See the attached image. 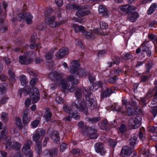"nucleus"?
Here are the masks:
<instances>
[{"label":"nucleus","instance_id":"nucleus-1","mask_svg":"<svg viewBox=\"0 0 157 157\" xmlns=\"http://www.w3.org/2000/svg\"><path fill=\"white\" fill-rule=\"evenodd\" d=\"M102 84V83L100 81H98L96 83H94L92 85L90 89H89L88 90H85V92H83V94L86 95V100L90 104V108L92 110L94 109L97 108V102L94 97L91 98L90 97H89L90 95L89 91L92 90L93 91H95L98 89L99 87H101Z\"/></svg>","mask_w":157,"mask_h":157},{"label":"nucleus","instance_id":"nucleus-2","mask_svg":"<svg viewBox=\"0 0 157 157\" xmlns=\"http://www.w3.org/2000/svg\"><path fill=\"white\" fill-rule=\"evenodd\" d=\"M68 81L71 82L75 86L77 85L79 81L77 78H75L73 75H68L66 80L65 79L61 80L60 82V84L61 86L62 90L65 92L67 91L71 92L73 91L75 88V86L72 85L71 86H68Z\"/></svg>","mask_w":157,"mask_h":157},{"label":"nucleus","instance_id":"nucleus-3","mask_svg":"<svg viewBox=\"0 0 157 157\" xmlns=\"http://www.w3.org/2000/svg\"><path fill=\"white\" fill-rule=\"evenodd\" d=\"M136 102L132 103V104H130V106L125 108V110L118 105H116L115 110L118 112H121V113L125 115L127 114L129 116H133L137 113L138 109L136 107Z\"/></svg>","mask_w":157,"mask_h":157},{"label":"nucleus","instance_id":"nucleus-4","mask_svg":"<svg viewBox=\"0 0 157 157\" xmlns=\"http://www.w3.org/2000/svg\"><path fill=\"white\" fill-rule=\"evenodd\" d=\"M45 134V131L44 130H40L39 129L35 132L33 135V140L36 142V152L39 153L41 152L42 148L41 147V136H43Z\"/></svg>","mask_w":157,"mask_h":157},{"label":"nucleus","instance_id":"nucleus-5","mask_svg":"<svg viewBox=\"0 0 157 157\" xmlns=\"http://www.w3.org/2000/svg\"><path fill=\"white\" fill-rule=\"evenodd\" d=\"M71 65L70 66V72L73 74L76 73L77 75H79L81 77H85L86 75L87 72L83 71V70H81L80 73L78 72V71L79 69V67L80 64L79 62L77 60H73L71 63Z\"/></svg>","mask_w":157,"mask_h":157},{"label":"nucleus","instance_id":"nucleus-6","mask_svg":"<svg viewBox=\"0 0 157 157\" xmlns=\"http://www.w3.org/2000/svg\"><path fill=\"white\" fill-rule=\"evenodd\" d=\"M72 105L84 113L86 114H87L88 108L86 104V102L84 101L76 99L73 101Z\"/></svg>","mask_w":157,"mask_h":157},{"label":"nucleus","instance_id":"nucleus-7","mask_svg":"<svg viewBox=\"0 0 157 157\" xmlns=\"http://www.w3.org/2000/svg\"><path fill=\"white\" fill-rule=\"evenodd\" d=\"M66 7L67 9L70 10L71 9L76 8L78 10L76 12V15L78 17H81L83 16L88 15L90 13V12L89 10H87L84 7L80 8L79 7L76 6L75 5L67 4Z\"/></svg>","mask_w":157,"mask_h":157},{"label":"nucleus","instance_id":"nucleus-8","mask_svg":"<svg viewBox=\"0 0 157 157\" xmlns=\"http://www.w3.org/2000/svg\"><path fill=\"white\" fill-rule=\"evenodd\" d=\"M74 108L73 106L71 107L65 104L64 105L63 107V109L66 112L68 113L75 120H78L80 118V116L77 114V112L74 110Z\"/></svg>","mask_w":157,"mask_h":157},{"label":"nucleus","instance_id":"nucleus-9","mask_svg":"<svg viewBox=\"0 0 157 157\" xmlns=\"http://www.w3.org/2000/svg\"><path fill=\"white\" fill-rule=\"evenodd\" d=\"M32 142L30 140H28L23 145L22 149V152L25 155L29 156V157H33V152L30 150V145Z\"/></svg>","mask_w":157,"mask_h":157},{"label":"nucleus","instance_id":"nucleus-10","mask_svg":"<svg viewBox=\"0 0 157 157\" xmlns=\"http://www.w3.org/2000/svg\"><path fill=\"white\" fill-rule=\"evenodd\" d=\"M32 92L30 93V96L32 101L35 103L38 101L40 99L39 91L36 88L33 87L31 90Z\"/></svg>","mask_w":157,"mask_h":157},{"label":"nucleus","instance_id":"nucleus-11","mask_svg":"<svg viewBox=\"0 0 157 157\" xmlns=\"http://www.w3.org/2000/svg\"><path fill=\"white\" fill-rule=\"evenodd\" d=\"M136 7L133 6H130L128 5H126L120 6L119 8V10L120 12L122 13H129L132 11L135 10Z\"/></svg>","mask_w":157,"mask_h":157},{"label":"nucleus","instance_id":"nucleus-12","mask_svg":"<svg viewBox=\"0 0 157 157\" xmlns=\"http://www.w3.org/2000/svg\"><path fill=\"white\" fill-rule=\"evenodd\" d=\"M21 146V144L18 142L12 143L11 141H8L6 144V148L10 150L13 149L18 150L20 149Z\"/></svg>","mask_w":157,"mask_h":157},{"label":"nucleus","instance_id":"nucleus-13","mask_svg":"<svg viewBox=\"0 0 157 157\" xmlns=\"http://www.w3.org/2000/svg\"><path fill=\"white\" fill-rule=\"evenodd\" d=\"M129 126L132 129H135L139 127L141 124V122L136 117H132L129 121Z\"/></svg>","mask_w":157,"mask_h":157},{"label":"nucleus","instance_id":"nucleus-14","mask_svg":"<svg viewBox=\"0 0 157 157\" xmlns=\"http://www.w3.org/2000/svg\"><path fill=\"white\" fill-rule=\"evenodd\" d=\"M83 132L86 131L90 133V137L91 139H96L98 137L96 133V130L91 128H88L86 126H84L82 129Z\"/></svg>","mask_w":157,"mask_h":157},{"label":"nucleus","instance_id":"nucleus-15","mask_svg":"<svg viewBox=\"0 0 157 157\" xmlns=\"http://www.w3.org/2000/svg\"><path fill=\"white\" fill-rule=\"evenodd\" d=\"M55 17L54 16L49 17L47 19V24L50 27L55 28L63 24L62 22H55Z\"/></svg>","mask_w":157,"mask_h":157},{"label":"nucleus","instance_id":"nucleus-16","mask_svg":"<svg viewBox=\"0 0 157 157\" xmlns=\"http://www.w3.org/2000/svg\"><path fill=\"white\" fill-rule=\"evenodd\" d=\"M63 75L58 73L56 71L51 72L49 75V78L52 80L59 82L60 79L63 77Z\"/></svg>","mask_w":157,"mask_h":157},{"label":"nucleus","instance_id":"nucleus-17","mask_svg":"<svg viewBox=\"0 0 157 157\" xmlns=\"http://www.w3.org/2000/svg\"><path fill=\"white\" fill-rule=\"evenodd\" d=\"M69 52L68 49L67 47L62 48L57 52L56 56L58 59L62 58L68 54Z\"/></svg>","mask_w":157,"mask_h":157},{"label":"nucleus","instance_id":"nucleus-18","mask_svg":"<svg viewBox=\"0 0 157 157\" xmlns=\"http://www.w3.org/2000/svg\"><path fill=\"white\" fill-rule=\"evenodd\" d=\"M18 61L21 64L27 65L30 63L32 61V59L28 58L26 56H20Z\"/></svg>","mask_w":157,"mask_h":157},{"label":"nucleus","instance_id":"nucleus-19","mask_svg":"<svg viewBox=\"0 0 157 157\" xmlns=\"http://www.w3.org/2000/svg\"><path fill=\"white\" fill-rule=\"evenodd\" d=\"M94 147L95 151L97 152L100 153L101 155H103L105 154V151L101 143H96L94 145Z\"/></svg>","mask_w":157,"mask_h":157},{"label":"nucleus","instance_id":"nucleus-20","mask_svg":"<svg viewBox=\"0 0 157 157\" xmlns=\"http://www.w3.org/2000/svg\"><path fill=\"white\" fill-rule=\"evenodd\" d=\"M139 17L138 13L136 12H130L128 14V20L131 22L136 21Z\"/></svg>","mask_w":157,"mask_h":157},{"label":"nucleus","instance_id":"nucleus-21","mask_svg":"<svg viewBox=\"0 0 157 157\" xmlns=\"http://www.w3.org/2000/svg\"><path fill=\"white\" fill-rule=\"evenodd\" d=\"M71 27L74 29L75 32L76 33L81 32L82 33L85 30V28L83 26L79 25L77 24L72 25Z\"/></svg>","mask_w":157,"mask_h":157},{"label":"nucleus","instance_id":"nucleus-22","mask_svg":"<svg viewBox=\"0 0 157 157\" xmlns=\"http://www.w3.org/2000/svg\"><path fill=\"white\" fill-rule=\"evenodd\" d=\"M51 138L54 143L56 144L59 143V132L57 131H54L52 132Z\"/></svg>","mask_w":157,"mask_h":157},{"label":"nucleus","instance_id":"nucleus-23","mask_svg":"<svg viewBox=\"0 0 157 157\" xmlns=\"http://www.w3.org/2000/svg\"><path fill=\"white\" fill-rule=\"evenodd\" d=\"M29 113V111L28 109H26L24 111L22 117V121L24 124H27L30 121L31 118L28 117V114Z\"/></svg>","mask_w":157,"mask_h":157},{"label":"nucleus","instance_id":"nucleus-24","mask_svg":"<svg viewBox=\"0 0 157 157\" xmlns=\"http://www.w3.org/2000/svg\"><path fill=\"white\" fill-rule=\"evenodd\" d=\"M46 112L44 115V117L46 121H48L51 118L52 113L49 109L47 108L45 109Z\"/></svg>","mask_w":157,"mask_h":157},{"label":"nucleus","instance_id":"nucleus-25","mask_svg":"<svg viewBox=\"0 0 157 157\" xmlns=\"http://www.w3.org/2000/svg\"><path fill=\"white\" fill-rule=\"evenodd\" d=\"M137 138V135L133 134L132 135L131 139L129 141L130 146L131 147H133L136 144Z\"/></svg>","mask_w":157,"mask_h":157},{"label":"nucleus","instance_id":"nucleus-26","mask_svg":"<svg viewBox=\"0 0 157 157\" xmlns=\"http://www.w3.org/2000/svg\"><path fill=\"white\" fill-rule=\"evenodd\" d=\"M8 132V131L7 129H4L1 132V136L2 138H3L5 139L6 141V144L8 141H10V137L6 136Z\"/></svg>","mask_w":157,"mask_h":157},{"label":"nucleus","instance_id":"nucleus-27","mask_svg":"<svg viewBox=\"0 0 157 157\" xmlns=\"http://www.w3.org/2000/svg\"><path fill=\"white\" fill-rule=\"evenodd\" d=\"M132 153L131 150L129 147L125 146L122 148L121 154H124L125 155H130Z\"/></svg>","mask_w":157,"mask_h":157},{"label":"nucleus","instance_id":"nucleus-28","mask_svg":"<svg viewBox=\"0 0 157 157\" xmlns=\"http://www.w3.org/2000/svg\"><path fill=\"white\" fill-rule=\"evenodd\" d=\"M157 7V4L156 3H153L151 4L147 11V13L149 15L153 13L155 11Z\"/></svg>","mask_w":157,"mask_h":157},{"label":"nucleus","instance_id":"nucleus-29","mask_svg":"<svg viewBox=\"0 0 157 157\" xmlns=\"http://www.w3.org/2000/svg\"><path fill=\"white\" fill-rule=\"evenodd\" d=\"M83 35L87 39H92L94 37L93 33H90L85 30L82 33Z\"/></svg>","mask_w":157,"mask_h":157},{"label":"nucleus","instance_id":"nucleus-30","mask_svg":"<svg viewBox=\"0 0 157 157\" xmlns=\"http://www.w3.org/2000/svg\"><path fill=\"white\" fill-rule=\"evenodd\" d=\"M29 86H27L25 88L23 89H21L20 90V94L21 96L22 95H23L24 96H25L27 95L30 90L29 89Z\"/></svg>","mask_w":157,"mask_h":157},{"label":"nucleus","instance_id":"nucleus-31","mask_svg":"<svg viewBox=\"0 0 157 157\" xmlns=\"http://www.w3.org/2000/svg\"><path fill=\"white\" fill-rule=\"evenodd\" d=\"M25 15V21L26 23L28 25L32 24L33 18V16L28 13H27Z\"/></svg>","mask_w":157,"mask_h":157},{"label":"nucleus","instance_id":"nucleus-32","mask_svg":"<svg viewBox=\"0 0 157 157\" xmlns=\"http://www.w3.org/2000/svg\"><path fill=\"white\" fill-rule=\"evenodd\" d=\"M112 92V89L110 88H108L103 92L102 96L104 97H109Z\"/></svg>","mask_w":157,"mask_h":157},{"label":"nucleus","instance_id":"nucleus-33","mask_svg":"<svg viewBox=\"0 0 157 157\" xmlns=\"http://www.w3.org/2000/svg\"><path fill=\"white\" fill-rule=\"evenodd\" d=\"M53 51L52 50H51L46 53L45 58L48 60L51 59L53 56Z\"/></svg>","mask_w":157,"mask_h":157},{"label":"nucleus","instance_id":"nucleus-34","mask_svg":"<svg viewBox=\"0 0 157 157\" xmlns=\"http://www.w3.org/2000/svg\"><path fill=\"white\" fill-rule=\"evenodd\" d=\"M19 79L22 85H24L28 82L26 76L23 75L20 76Z\"/></svg>","mask_w":157,"mask_h":157},{"label":"nucleus","instance_id":"nucleus-35","mask_svg":"<svg viewBox=\"0 0 157 157\" xmlns=\"http://www.w3.org/2000/svg\"><path fill=\"white\" fill-rule=\"evenodd\" d=\"M15 124L18 128L21 129H22V127L21 120L19 117L16 118Z\"/></svg>","mask_w":157,"mask_h":157},{"label":"nucleus","instance_id":"nucleus-36","mask_svg":"<svg viewBox=\"0 0 157 157\" xmlns=\"http://www.w3.org/2000/svg\"><path fill=\"white\" fill-rule=\"evenodd\" d=\"M75 94L77 99H80L82 96V91L81 89L79 88L77 89L75 92Z\"/></svg>","mask_w":157,"mask_h":157},{"label":"nucleus","instance_id":"nucleus-37","mask_svg":"<svg viewBox=\"0 0 157 157\" xmlns=\"http://www.w3.org/2000/svg\"><path fill=\"white\" fill-rule=\"evenodd\" d=\"M1 119L3 122H6L8 120V114L5 112H2L1 115Z\"/></svg>","mask_w":157,"mask_h":157},{"label":"nucleus","instance_id":"nucleus-38","mask_svg":"<svg viewBox=\"0 0 157 157\" xmlns=\"http://www.w3.org/2000/svg\"><path fill=\"white\" fill-rule=\"evenodd\" d=\"M27 13L24 12L23 13L19 14L17 17V20L18 21H23L24 20L26 17V14Z\"/></svg>","mask_w":157,"mask_h":157},{"label":"nucleus","instance_id":"nucleus-39","mask_svg":"<svg viewBox=\"0 0 157 157\" xmlns=\"http://www.w3.org/2000/svg\"><path fill=\"white\" fill-rule=\"evenodd\" d=\"M71 152L73 154L77 155H80L82 153V150L78 148L73 149Z\"/></svg>","mask_w":157,"mask_h":157},{"label":"nucleus","instance_id":"nucleus-40","mask_svg":"<svg viewBox=\"0 0 157 157\" xmlns=\"http://www.w3.org/2000/svg\"><path fill=\"white\" fill-rule=\"evenodd\" d=\"M98 11L100 13L106 14L107 12V10L105 6L100 5L99 7Z\"/></svg>","mask_w":157,"mask_h":157},{"label":"nucleus","instance_id":"nucleus-41","mask_svg":"<svg viewBox=\"0 0 157 157\" xmlns=\"http://www.w3.org/2000/svg\"><path fill=\"white\" fill-rule=\"evenodd\" d=\"M143 50L144 51L146 52L147 55L150 57L151 55V52L149 48L146 46H145L144 47V48L143 49Z\"/></svg>","mask_w":157,"mask_h":157},{"label":"nucleus","instance_id":"nucleus-42","mask_svg":"<svg viewBox=\"0 0 157 157\" xmlns=\"http://www.w3.org/2000/svg\"><path fill=\"white\" fill-rule=\"evenodd\" d=\"M122 101L123 104L125 106V108L130 106V104H132V103L134 102V101H131V102H128L127 100L125 99H123Z\"/></svg>","mask_w":157,"mask_h":157},{"label":"nucleus","instance_id":"nucleus-43","mask_svg":"<svg viewBox=\"0 0 157 157\" xmlns=\"http://www.w3.org/2000/svg\"><path fill=\"white\" fill-rule=\"evenodd\" d=\"M100 28L102 29H105L108 27V24L103 21H101L100 23Z\"/></svg>","mask_w":157,"mask_h":157},{"label":"nucleus","instance_id":"nucleus-44","mask_svg":"<svg viewBox=\"0 0 157 157\" xmlns=\"http://www.w3.org/2000/svg\"><path fill=\"white\" fill-rule=\"evenodd\" d=\"M123 58L126 60L132 57V55L130 53L124 54L122 56Z\"/></svg>","mask_w":157,"mask_h":157},{"label":"nucleus","instance_id":"nucleus-45","mask_svg":"<svg viewBox=\"0 0 157 157\" xmlns=\"http://www.w3.org/2000/svg\"><path fill=\"white\" fill-rule=\"evenodd\" d=\"M27 72L31 75L34 76L36 77L37 75V74L33 70L31 69H27Z\"/></svg>","mask_w":157,"mask_h":157},{"label":"nucleus","instance_id":"nucleus-46","mask_svg":"<svg viewBox=\"0 0 157 157\" xmlns=\"http://www.w3.org/2000/svg\"><path fill=\"white\" fill-rule=\"evenodd\" d=\"M8 73L10 75V79L13 81L14 80L15 77L14 73L11 70L9 71Z\"/></svg>","mask_w":157,"mask_h":157},{"label":"nucleus","instance_id":"nucleus-47","mask_svg":"<svg viewBox=\"0 0 157 157\" xmlns=\"http://www.w3.org/2000/svg\"><path fill=\"white\" fill-rule=\"evenodd\" d=\"M39 123V121L38 120H36L33 121L31 123V125L34 128H36Z\"/></svg>","mask_w":157,"mask_h":157},{"label":"nucleus","instance_id":"nucleus-48","mask_svg":"<svg viewBox=\"0 0 157 157\" xmlns=\"http://www.w3.org/2000/svg\"><path fill=\"white\" fill-rule=\"evenodd\" d=\"M151 112L154 116H155L157 113V105L152 107Z\"/></svg>","mask_w":157,"mask_h":157},{"label":"nucleus","instance_id":"nucleus-49","mask_svg":"<svg viewBox=\"0 0 157 157\" xmlns=\"http://www.w3.org/2000/svg\"><path fill=\"white\" fill-rule=\"evenodd\" d=\"M60 151L61 152H63L67 148V145L65 143L61 144L60 146Z\"/></svg>","mask_w":157,"mask_h":157},{"label":"nucleus","instance_id":"nucleus-50","mask_svg":"<svg viewBox=\"0 0 157 157\" xmlns=\"http://www.w3.org/2000/svg\"><path fill=\"white\" fill-rule=\"evenodd\" d=\"M38 81V78L35 77L34 78L32 79L30 82V84L32 86H34L36 84Z\"/></svg>","mask_w":157,"mask_h":157},{"label":"nucleus","instance_id":"nucleus-51","mask_svg":"<svg viewBox=\"0 0 157 157\" xmlns=\"http://www.w3.org/2000/svg\"><path fill=\"white\" fill-rule=\"evenodd\" d=\"M119 130L121 132H125L126 130V126L124 124H121L119 128Z\"/></svg>","mask_w":157,"mask_h":157},{"label":"nucleus","instance_id":"nucleus-52","mask_svg":"<svg viewBox=\"0 0 157 157\" xmlns=\"http://www.w3.org/2000/svg\"><path fill=\"white\" fill-rule=\"evenodd\" d=\"M56 102L59 104H61L63 103L64 101L62 98L59 97H57L56 98Z\"/></svg>","mask_w":157,"mask_h":157},{"label":"nucleus","instance_id":"nucleus-53","mask_svg":"<svg viewBox=\"0 0 157 157\" xmlns=\"http://www.w3.org/2000/svg\"><path fill=\"white\" fill-rule=\"evenodd\" d=\"M148 37L152 40H155L157 39L156 36L154 34H149Z\"/></svg>","mask_w":157,"mask_h":157},{"label":"nucleus","instance_id":"nucleus-54","mask_svg":"<svg viewBox=\"0 0 157 157\" xmlns=\"http://www.w3.org/2000/svg\"><path fill=\"white\" fill-rule=\"evenodd\" d=\"M155 25H157V21H153L150 22L148 26L150 27H152Z\"/></svg>","mask_w":157,"mask_h":157},{"label":"nucleus","instance_id":"nucleus-55","mask_svg":"<svg viewBox=\"0 0 157 157\" xmlns=\"http://www.w3.org/2000/svg\"><path fill=\"white\" fill-rule=\"evenodd\" d=\"M144 131V128H141L140 129V131L139 132V137L140 139L143 138V134Z\"/></svg>","mask_w":157,"mask_h":157},{"label":"nucleus","instance_id":"nucleus-56","mask_svg":"<svg viewBox=\"0 0 157 157\" xmlns=\"http://www.w3.org/2000/svg\"><path fill=\"white\" fill-rule=\"evenodd\" d=\"M57 152L58 150L57 149H55L52 150L50 152V156L51 157H53L54 155H55L57 154Z\"/></svg>","mask_w":157,"mask_h":157},{"label":"nucleus","instance_id":"nucleus-57","mask_svg":"<svg viewBox=\"0 0 157 157\" xmlns=\"http://www.w3.org/2000/svg\"><path fill=\"white\" fill-rule=\"evenodd\" d=\"M153 64L151 61L148 62L146 65V68L148 70H150L152 67Z\"/></svg>","mask_w":157,"mask_h":157},{"label":"nucleus","instance_id":"nucleus-58","mask_svg":"<svg viewBox=\"0 0 157 157\" xmlns=\"http://www.w3.org/2000/svg\"><path fill=\"white\" fill-rule=\"evenodd\" d=\"M31 103V100L30 99L28 98L26 99L25 102V105L26 107L27 108L29 107Z\"/></svg>","mask_w":157,"mask_h":157},{"label":"nucleus","instance_id":"nucleus-59","mask_svg":"<svg viewBox=\"0 0 157 157\" xmlns=\"http://www.w3.org/2000/svg\"><path fill=\"white\" fill-rule=\"evenodd\" d=\"M55 3L58 6H61L63 4L62 0H55Z\"/></svg>","mask_w":157,"mask_h":157},{"label":"nucleus","instance_id":"nucleus-60","mask_svg":"<svg viewBox=\"0 0 157 157\" xmlns=\"http://www.w3.org/2000/svg\"><path fill=\"white\" fill-rule=\"evenodd\" d=\"M52 12V10H48L45 11L44 13L45 16L46 17H48L50 15Z\"/></svg>","mask_w":157,"mask_h":157},{"label":"nucleus","instance_id":"nucleus-61","mask_svg":"<svg viewBox=\"0 0 157 157\" xmlns=\"http://www.w3.org/2000/svg\"><path fill=\"white\" fill-rule=\"evenodd\" d=\"M109 143L110 145L112 146V147L115 146L116 144V142L114 141L112 139H110L109 140Z\"/></svg>","mask_w":157,"mask_h":157},{"label":"nucleus","instance_id":"nucleus-62","mask_svg":"<svg viewBox=\"0 0 157 157\" xmlns=\"http://www.w3.org/2000/svg\"><path fill=\"white\" fill-rule=\"evenodd\" d=\"M37 39L36 35V33H33L32 35L31 38V41L32 42H33L35 41Z\"/></svg>","mask_w":157,"mask_h":157},{"label":"nucleus","instance_id":"nucleus-63","mask_svg":"<svg viewBox=\"0 0 157 157\" xmlns=\"http://www.w3.org/2000/svg\"><path fill=\"white\" fill-rule=\"evenodd\" d=\"M148 77L147 75L142 76L141 77V81L143 82H146L148 79Z\"/></svg>","mask_w":157,"mask_h":157},{"label":"nucleus","instance_id":"nucleus-64","mask_svg":"<svg viewBox=\"0 0 157 157\" xmlns=\"http://www.w3.org/2000/svg\"><path fill=\"white\" fill-rule=\"evenodd\" d=\"M89 81L91 82H93L95 79V77L93 76L92 75H90L88 77Z\"/></svg>","mask_w":157,"mask_h":157}]
</instances>
